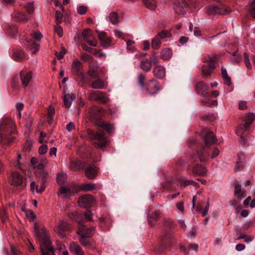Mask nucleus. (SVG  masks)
<instances>
[{
	"label": "nucleus",
	"mask_w": 255,
	"mask_h": 255,
	"mask_svg": "<svg viewBox=\"0 0 255 255\" xmlns=\"http://www.w3.org/2000/svg\"><path fill=\"white\" fill-rule=\"evenodd\" d=\"M34 229L36 239L40 244L42 255H55L54 248L51 246L45 228L35 222Z\"/></svg>",
	"instance_id": "obj_1"
},
{
	"label": "nucleus",
	"mask_w": 255,
	"mask_h": 255,
	"mask_svg": "<svg viewBox=\"0 0 255 255\" xmlns=\"http://www.w3.org/2000/svg\"><path fill=\"white\" fill-rule=\"evenodd\" d=\"M204 139L205 146H202L193 153L191 156V160L195 162L199 160L200 162L206 161L209 156L208 148L213 144L216 142L215 135L213 132L206 131Z\"/></svg>",
	"instance_id": "obj_2"
},
{
	"label": "nucleus",
	"mask_w": 255,
	"mask_h": 255,
	"mask_svg": "<svg viewBox=\"0 0 255 255\" xmlns=\"http://www.w3.org/2000/svg\"><path fill=\"white\" fill-rule=\"evenodd\" d=\"M15 132V126L13 120L7 117L2 118L0 122V133L10 138L12 136L9 135Z\"/></svg>",
	"instance_id": "obj_3"
},
{
	"label": "nucleus",
	"mask_w": 255,
	"mask_h": 255,
	"mask_svg": "<svg viewBox=\"0 0 255 255\" xmlns=\"http://www.w3.org/2000/svg\"><path fill=\"white\" fill-rule=\"evenodd\" d=\"M216 60L217 56L215 54H211L205 57V63L202 67V75L204 78L211 75L215 68V62Z\"/></svg>",
	"instance_id": "obj_4"
},
{
	"label": "nucleus",
	"mask_w": 255,
	"mask_h": 255,
	"mask_svg": "<svg viewBox=\"0 0 255 255\" xmlns=\"http://www.w3.org/2000/svg\"><path fill=\"white\" fill-rule=\"evenodd\" d=\"M91 138L94 140L93 144L95 146L100 148H103L106 146L107 141L104 131L93 132Z\"/></svg>",
	"instance_id": "obj_5"
},
{
	"label": "nucleus",
	"mask_w": 255,
	"mask_h": 255,
	"mask_svg": "<svg viewBox=\"0 0 255 255\" xmlns=\"http://www.w3.org/2000/svg\"><path fill=\"white\" fill-rule=\"evenodd\" d=\"M71 229V225L64 220H61L59 224L57 225L54 229L55 232L60 237L64 238L65 237V232L70 231Z\"/></svg>",
	"instance_id": "obj_6"
},
{
	"label": "nucleus",
	"mask_w": 255,
	"mask_h": 255,
	"mask_svg": "<svg viewBox=\"0 0 255 255\" xmlns=\"http://www.w3.org/2000/svg\"><path fill=\"white\" fill-rule=\"evenodd\" d=\"M78 230L77 234L79 237L88 238H90L92 236L93 232L95 231V228L92 227L90 228H86L84 225L83 221H78Z\"/></svg>",
	"instance_id": "obj_7"
},
{
	"label": "nucleus",
	"mask_w": 255,
	"mask_h": 255,
	"mask_svg": "<svg viewBox=\"0 0 255 255\" xmlns=\"http://www.w3.org/2000/svg\"><path fill=\"white\" fill-rule=\"evenodd\" d=\"M144 88L147 93L151 95L156 94L160 89L158 82L154 79L148 81Z\"/></svg>",
	"instance_id": "obj_8"
},
{
	"label": "nucleus",
	"mask_w": 255,
	"mask_h": 255,
	"mask_svg": "<svg viewBox=\"0 0 255 255\" xmlns=\"http://www.w3.org/2000/svg\"><path fill=\"white\" fill-rule=\"evenodd\" d=\"M89 99L91 101H97L102 104H106L109 102V98L103 92L94 91L90 93L89 95Z\"/></svg>",
	"instance_id": "obj_9"
},
{
	"label": "nucleus",
	"mask_w": 255,
	"mask_h": 255,
	"mask_svg": "<svg viewBox=\"0 0 255 255\" xmlns=\"http://www.w3.org/2000/svg\"><path fill=\"white\" fill-rule=\"evenodd\" d=\"M94 197L91 195H85L79 198L78 203L80 207L88 208L94 204Z\"/></svg>",
	"instance_id": "obj_10"
},
{
	"label": "nucleus",
	"mask_w": 255,
	"mask_h": 255,
	"mask_svg": "<svg viewBox=\"0 0 255 255\" xmlns=\"http://www.w3.org/2000/svg\"><path fill=\"white\" fill-rule=\"evenodd\" d=\"M187 5L185 0L175 1L173 8L177 14H184L186 12Z\"/></svg>",
	"instance_id": "obj_11"
},
{
	"label": "nucleus",
	"mask_w": 255,
	"mask_h": 255,
	"mask_svg": "<svg viewBox=\"0 0 255 255\" xmlns=\"http://www.w3.org/2000/svg\"><path fill=\"white\" fill-rule=\"evenodd\" d=\"M23 180V177L17 172H12L9 177L10 183L14 186H17L21 185Z\"/></svg>",
	"instance_id": "obj_12"
},
{
	"label": "nucleus",
	"mask_w": 255,
	"mask_h": 255,
	"mask_svg": "<svg viewBox=\"0 0 255 255\" xmlns=\"http://www.w3.org/2000/svg\"><path fill=\"white\" fill-rule=\"evenodd\" d=\"M195 88L197 93L203 97H205L208 93V86L203 81L197 83L195 85Z\"/></svg>",
	"instance_id": "obj_13"
},
{
	"label": "nucleus",
	"mask_w": 255,
	"mask_h": 255,
	"mask_svg": "<svg viewBox=\"0 0 255 255\" xmlns=\"http://www.w3.org/2000/svg\"><path fill=\"white\" fill-rule=\"evenodd\" d=\"M98 169L95 165H88L85 168V174L87 178L94 179L97 176Z\"/></svg>",
	"instance_id": "obj_14"
},
{
	"label": "nucleus",
	"mask_w": 255,
	"mask_h": 255,
	"mask_svg": "<svg viewBox=\"0 0 255 255\" xmlns=\"http://www.w3.org/2000/svg\"><path fill=\"white\" fill-rule=\"evenodd\" d=\"M239 161L237 162L235 167L236 171H240L244 168L245 166V155L244 152H240L238 154Z\"/></svg>",
	"instance_id": "obj_15"
},
{
	"label": "nucleus",
	"mask_w": 255,
	"mask_h": 255,
	"mask_svg": "<svg viewBox=\"0 0 255 255\" xmlns=\"http://www.w3.org/2000/svg\"><path fill=\"white\" fill-rule=\"evenodd\" d=\"M234 194L236 198L242 199L247 196V192L242 189L241 186L239 184H237L234 188Z\"/></svg>",
	"instance_id": "obj_16"
},
{
	"label": "nucleus",
	"mask_w": 255,
	"mask_h": 255,
	"mask_svg": "<svg viewBox=\"0 0 255 255\" xmlns=\"http://www.w3.org/2000/svg\"><path fill=\"white\" fill-rule=\"evenodd\" d=\"M153 74L157 78L161 79L165 75V68L161 65H157L153 70Z\"/></svg>",
	"instance_id": "obj_17"
},
{
	"label": "nucleus",
	"mask_w": 255,
	"mask_h": 255,
	"mask_svg": "<svg viewBox=\"0 0 255 255\" xmlns=\"http://www.w3.org/2000/svg\"><path fill=\"white\" fill-rule=\"evenodd\" d=\"M20 78L22 86L24 87H27L32 79V72L29 71L24 75L21 72Z\"/></svg>",
	"instance_id": "obj_18"
},
{
	"label": "nucleus",
	"mask_w": 255,
	"mask_h": 255,
	"mask_svg": "<svg viewBox=\"0 0 255 255\" xmlns=\"http://www.w3.org/2000/svg\"><path fill=\"white\" fill-rule=\"evenodd\" d=\"M69 249L71 252L75 253V255H84V252L81 247L74 242L71 243L69 245Z\"/></svg>",
	"instance_id": "obj_19"
},
{
	"label": "nucleus",
	"mask_w": 255,
	"mask_h": 255,
	"mask_svg": "<svg viewBox=\"0 0 255 255\" xmlns=\"http://www.w3.org/2000/svg\"><path fill=\"white\" fill-rule=\"evenodd\" d=\"M193 172L197 175L204 176L207 174V170L205 167L196 164L193 167Z\"/></svg>",
	"instance_id": "obj_20"
},
{
	"label": "nucleus",
	"mask_w": 255,
	"mask_h": 255,
	"mask_svg": "<svg viewBox=\"0 0 255 255\" xmlns=\"http://www.w3.org/2000/svg\"><path fill=\"white\" fill-rule=\"evenodd\" d=\"M89 112L91 117L96 119L100 114L104 112V110L103 108L93 106L90 109Z\"/></svg>",
	"instance_id": "obj_21"
},
{
	"label": "nucleus",
	"mask_w": 255,
	"mask_h": 255,
	"mask_svg": "<svg viewBox=\"0 0 255 255\" xmlns=\"http://www.w3.org/2000/svg\"><path fill=\"white\" fill-rule=\"evenodd\" d=\"M91 87L94 89H103L105 87V82L98 78L91 83Z\"/></svg>",
	"instance_id": "obj_22"
},
{
	"label": "nucleus",
	"mask_w": 255,
	"mask_h": 255,
	"mask_svg": "<svg viewBox=\"0 0 255 255\" xmlns=\"http://www.w3.org/2000/svg\"><path fill=\"white\" fill-rule=\"evenodd\" d=\"M68 217L72 221H81V219L83 218V215L77 211L71 212L67 214Z\"/></svg>",
	"instance_id": "obj_23"
},
{
	"label": "nucleus",
	"mask_w": 255,
	"mask_h": 255,
	"mask_svg": "<svg viewBox=\"0 0 255 255\" xmlns=\"http://www.w3.org/2000/svg\"><path fill=\"white\" fill-rule=\"evenodd\" d=\"M151 62L147 58L142 60L140 64V67L145 72L149 71L151 70Z\"/></svg>",
	"instance_id": "obj_24"
},
{
	"label": "nucleus",
	"mask_w": 255,
	"mask_h": 255,
	"mask_svg": "<svg viewBox=\"0 0 255 255\" xmlns=\"http://www.w3.org/2000/svg\"><path fill=\"white\" fill-rule=\"evenodd\" d=\"M82 63L78 60H74L72 64V71L77 75L79 74Z\"/></svg>",
	"instance_id": "obj_25"
},
{
	"label": "nucleus",
	"mask_w": 255,
	"mask_h": 255,
	"mask_svg": "<svg viewBox=\"0 0 255 255\" xmlns=\"http://www.w3.org/2000/svg\"><path fill=\"white\" fill-rule=\"evenodd\" d=\"M221 73L225 84L228 86H230L232 85L231 78L228 76L226 68H224L223 67H222L221 68Z\"/></svg>",
	"instance_id": "obj_26"
},
{
	"label": "nucleus",
	"mask_w": 255,
	"mask_h": 255,
	"mask_svg": "<svg viewBox=\"0 0 255 255\" xmlns=\"http://www.w3.org/2000/svg\"><path fill=\"white\" fill-rule=\"evenodd\" d=\"M172 53L170 48H164L161 51V58L164 60H169L172 56Z\"/></svg>",
	"instance_id": "obj_27"
},
{
	"label": "nucleus",
	"mask_w": 255,
	"mask_h": 255,
	"mask_svg": "<svg viewBox=\"0 0 255 255\" xmlns=\"http://www.w3.org/2000/svg\"><path fill=\"white\" fill-rule=\"evenodd\" d=\"M250 125L246 122H245V124L240 125L236 130V133L238 135L241 136V138H243V136H242L243 133L246 130L250 128Z\"/></svg>",
	"instance_id": "obj_28"
},
{
	"label": "nucleus",
	"mask_w": 255,
	"mask_h": 255,
	"mask_svg": "<svg viewBox=\"0 0 255 255\" xmlns=\"http://www.w3.org/2000/svg\"><path fill=\"white\" fill-rule=\"evenodd\" d=\"M15 137L14 136H11L10 137H7L2 134L0 133V144L6 145L7 143L9 144L13 142Z\"/></svg>",
	"instance_id": "obj_29"
},
{
	"label": "nucleus",
	"mask_w": 255,
	"mask_h": 255,
	"mask_svg": "<svg viewBox=\"0 0 255 255\" xmlns=\"http://www.w3.org/2000/svg\"><path fill=\"white\" fill-rule=\"evenodd\" d=\"M109 19L110 22L113 24H117L119 22V17L118 14L115 12H112L110 13Z\"/></svg>",
	"instance_id": "obj_30"
},
{
	"label": "nucleus",
	"mask_w": 255,
	"mask_h": 255,
	"mask_svg": "<svg viewBox=\"0 0 255 255\" xmlns=\"http://www.w3.org/2000/svg\"><path fill=\"white\" fill-rule=\"evenodd\" d=\"M64 105L66 108H69L70 107L73 101V98L70 94L65 95L63 98Z\"/></svg>",
	"instance_id": "obj_31"
},
{
	"label": "nucleus",
	"mask_w": 255,
	"mask_h": 255,
	"mask_svg": "<svg viewBox=\"0 0 255 255\" xmlns=\"http://www.w3.org/2000/svg\"><path fill=\"white\" fill-rule=\"evenodd\" d=\"M144 5L149 9H153L156 7L155 0H142Z\"/></svg>",
	"instance_id": "obj_32"
},
{
	"label": "nucleus",
	"mask_w": 255,
	"mask_h": 255,
	"mask_svg": "<svg viewBox=\"0 0 255 255\" xmlns=\"http://www.w3.org/2000/svg\"><path fill=\"white\" fill-rule=\"evenodd\" d=\"M98 126L104 128L107 132L110 133L112 132L113 126L111 124L107 123H102L98 124Z\"/></svg>",
	"instance_id": "obj_33"
},
{
	"label": "nucleus",
	"mask_w": 255,
	"mask_h": 255,
	"mask_svg": "<svg viewBox=\"0 0 255 255\" xmlns=\"http://www.w3.org/2000/svg\"><path fill=\"white\" fill-rule=\"evenodd\" d=\"M25 57L24 54L21 50H17L13 53V58L16 61H20L23 60Z\"/></svg>",
	"instance_id": "obj_34"
},
{
	"label": "nucleus",
	"mask_w": 255,
	"mask_h": 255,
	"mask_svg": "<svg viewBox=\"0 0 255 255\" xmlns=\"http://www.w3.org/2000/svg\"><path fill=\"white\" fill-rule=\"evenodd\" d=\"M161 46V40L156 36L151 40V47L154 49H158Z\"/></svg>",
	"instance_id": "obj_35"
},
{
	"label": "nucleus",
	"mask_w": 255,
	"mask_h": 255,
	"mask_svg": "<svg viewBox=\"0 0 255 255\" xmlns=\"http://www.w3.org/2000/svg\"><path fill=\"white\" fill-rule=\"evenodd\" d=\"M95 185L94 183H87L81 185L80 189L84 191H89L95 189Z\"/></svg>",
	"instance_id": "obj_36"
},
{
	"label": "nucleus",
	"mask_w": 255,
	"mask_h": 255,
	"mask_svg": "<svg viewBox=\"0 0 255 255\" xmlns=\"http://www.w3.org/2000/svg\"><path fill=\"white\" fill-rule=\"evenodd\" d=\"M67 180V175L64 173H59L57 176V182L59 185H63Z\"/></svg>",
	"instance_id": "obj_37"
},
{
	"label": "nucleus",
	"mask_w": 255,
	"mask_h": 255,
	"mask_svg": "<svg viewBox=\"0 0 255 255\" xmlns=\"http://www.w3.org/2000/svg\"><path fill=\"white\" fill-rule=\"evenodd\" d=\"M171 35V34L170 31L168 30H163L158 32L156 35V36L161 40L162 39H164L167 37H170Z\"/></svg>",
	"instance_id": "obj_38"
},
{
	"label": "nucleus",
	"mask_w": 255,
	"mask_h": 255,
	"mask_svg": "<svg viewBox=\"0 0 255 255\" xmlns=\"http://www.w3.org/2000/svg\"><path fill=\"white\" fill-rule=\"evenodd\" d=\"M174 241L172 237L170 235H167L162 239V243L163 245L167 247L171 245Z\"/></svg>",
	"instance_id": "obj_39"
},
{
	"label": "nucleus",
	"mask_w": 255,
	"mask_h": 255,
	"mask_svg": "<svg viewBox=\"0 0 255 255\" xmlns=\"http://www.w3.org/2000/svg\"><path fill=\"white\" fill-rule=\"evenodd\" d=\"M159 216V214L157 212L149 213L148 215L149 218V223L150 224H153V223L158 219Z\"/></svg>",
	"instance_id": "obj_40"
},
{
	"label": "nucleus",
	"mask_w": 255,
	"mask_h": 255,
	"mask_svg": "<svg viewBox=\"0 0 255 255\" xmlns=\"http://www.w3.org/2000/svg\"><path fill=\"white\" fill-rule=\"evenodd\" d=\"M79 241L83 246L88 248H90L91 247V244L89 238L81 237L79 238Z\"/></svg>",
	"instance_id": "obj_41"
},
{
	"label": "nucleus",
	"mask_w": 255,
	"mask_h": 255,
	"mask_svg": "<svg viewBox=\"0 0 255 255\" xmlns=\"http://www.w3.org/2000/svg\"><path fill=\"white\" fill-rule=\"evenodd\" d=\"M218 10V7L215 5H209L206 7V11L208 14H216V12Z\"/></svg>",
	"instance_id": "obj_42"
},
{
	"label": "nucleus",
	"mask_w": 255,
	"mask_h": 255,
	"mask_svg": "<svg viewBox=\"0 0 255 255\" xmlns=\"http://www.w3.org/2000/svg\"><path fill=\"white\" fill-rule=\"evenodd\" d=\"M137 80L139 85L142 88H144L145 85V75L142 73H139L137 76Z\"/></svg>",
	"instance_id": "obj_43"
},
{
	"label": "nucleus",
	"mask_w": 255,
	"mask_h": 255,
	"mask_svg": "<svg viewBox=\"0 0 255 255\" xmlns=\"http://www.w3.org/2000/svg\"><path fill=\"white\" fill-rule=\"evenodd\" d=\"M255 120V114L249 113L245 117V122L251 125Z\"/></svg>",
	"instance_id": "obj_44"
},
{
	"label": "nucleus",
	"mask_w": 255,
	"mask_h": 255,
	"mask_svg": "<svg viewBox=\"0 0 255 255\" xmlns=\"http://www.w3.org/2000/svg\"><path fill=\"white\" fill-rule=\"evenodd\" d=\"M48 173L45 170H41L37 173V176L42 179V183H45L46 178L47 176Z\"/></svg>",
	"instance_id": "obj_45"
},
{
	"label": "nucleus",
	"mask_w": 255,
	"mask_h": 255,
	"mask_svg": "<svg viewBox=\"0 0 255 255\" xmlns=\"http://www.w3.org/2000/svg\"><path fill=\"white\" fill-rule=\"evenodd\" d=\"M88 74L92 78H98L99 76L98 72L93 68H91L88 70Z\"/></svg>",
	"instance_id": "obj_46"
},
{
	"label": "nucleus",
	"mask_w": 255,
	"mask_h": 255,
	"mask_svg": "<svg viewBox=\"0 0 255 255\" xmlns=\"http://www.w3.org/2000/svg\"><path fill=\"white\" fill-rule=\"evenodd\" d=\"M25 215L28 219L31 221L36 218V215L33 211L31 210L25 211Z\"/></svg>",
	"instance_id": "obj_47"
},
{
	"label": "nucleus",
	"mask_w": 255,
	"mask_h": 255,
	"mask_svg": "<svg viewBox=\"0 0 255 255\" xmlns=\"http://www.w3.org/2000/svg\"><path fill=\"white\" fill-rule=\"evenodd\" d=\"M25 8L27 12L29 14H32L34 11V6L32 2L28 3L25 6Z\"/></svg>",
	"instance_id": "obj_48"
},
{
	"label": "nucleus",
	"mask_w": 255,
	"mask_h": 255,
	"mask_svg": "<svg viewBox=\"0 0 255 255\" xmlns=\"http://www.w3.org/2000/svg\"><path fill=\"white\" fill-rule=\"evenodd\" d=\"M54 32L57 33L60 37L63 36V28L60 26L59 24H57V25L54 26Z\"/></svg>",
	"instance_id": "obj_49"
},
{
	"label": "nucleus",
	"mask_w": 255,
	"mask_h": 255,
	"mask_svg": "<svg viewBox=\"0 0 255 255\" xmlns=\"http://www.w3.org/2000/svg\"><path fill=\"white\" fill-rule=\"evenodd\" d=\"M101 45L104 48H107L110 46L111 43V39L110 38L106 37L104 40L101 41Z\"/></svg>",
	"instance_id": "obj_50"
},
{
	"label": "nucleus",
	"mask_w": 255,
	"mask_h": 255,
	"mask_svg": "<svg viewBox=\"0 0 255 255\" xmlns=\"http://www.w3.org/2000/svg\"><path fill=\"white\" fill-rule=\"evenodd\" d=\"M66 50L65 49V48L63 47L61 48V51L59 52H55V55H56L57 58H58V59L60 60L63 58L64 56L66 54Z\"/></svg>",
	"instance_id": "obj_51"
},
{
	"label": "nucleus",
	"mask_w": 255,
	"mask_h": 255,
	"mask_svg": "<svg viewBox=\"0 0 255 255\" xmlns=\"http://www.w3.org/2000/svg\"><path fill=\"white\" fill-rule=\"evenodd\" d=\"M134 43L135 42L133 40H128L127 41L126 44L127 50L131 52H133L135 50V48L133 46H131V45Z\"/></svg>",
	"instance_id": "obj_52"
},
{
	"label": "nucleus",
	"mask_w": 255,
	"mask_h": 255,
	"mask_svg": "<svg viewBox=\"0 0 255 255\" xmlns=\"http://www.w3.org/2000/svg\"><path fill=\"white\" fill-rule=\"evenodd\" d=\"M27 42L28 44V46H30L31 48H34L35 50V52H36L38 50L39 45L37 43L33 42L31 40H27ZM26 46H27V45H26Z\"/></svg>",
	"instance_id": "obj_53"
},
{
	"label": "nucleus",
	"mask_w": 255,
	"mask_h": 255,
	"mask_svg": "<svg viewBox=\"0 0 255 255\" xmlns=\"http://www.w3.org/2000/svg\"><path fill=\"white\" fill-rule=\"evenodd\" d=\"M63 14L60 11H56L55 13V21L57 24H59L61 22Z\"/></svg>",
	"instance_id": "obj_54"
},
{
	"label": "nucleus",
	"mask_w": 255,
	"mask_h": 255,
	"mask_svg": "<svg viewBox=\"0 0 255 255\" xmlns=\"http://www.w3.org/2000/svg\"><path fill=\"white\" fill-rule=\"evenodd\" d=\"M7 33L12 36H14L17 33V29L14 26H9L7 30Z\"/></svg>",
	"instance_id": "obj_55"
},
{
	"label": "nucleus",
	"mask_w": 255,
	"mask_h": 255,
	"mask_svg": "<svg viewBox=\"0 0 255 255\" xmlns=\"http://www.w3.org/2000/svg\"><path fill=\"white\" fill-rule=\"evenodd\" d=\"M149 60V61L151 62V65L153 64H156L158 62V60L157 59V56L155 55V54L154 53H153L149 58L148 59Z\"/></svg>",
	"instance_id": "obj_56"
},
{
	"label": "nucleus",
	"mask_w": 255,
	"mask_h": 255,
	"mask_svg": "<svg viewBox=\"0 0 255 255\" xmlns=\"http://www.w3.org/2000/svg\"><path fill=\"white\" fill-rule=\"evenodd\" d=\"M241 239H244L245 240L244 241L245 242L249 243H250V242H252L253 241V238L252 237L247 236H246V235L239 236L237 238L238 240H241Z\"/></svg>",
	"instance_id": "obj_57"
},
{
	"label": "nucleus",
	"mask_w": 255,
	"mask_h": 255,
	"mask_svg": "<svg viewBox=\"0 0 255 255\" xmlns=\"http://www.w3.org/2000/svg\"><path fill=\"white\" fill-rule=\"evenodd\" d=\"M90 34L91 30L90 29H86L82 33V36L85 40L88 38Z\"/></svg>",
	"instance_id": "obj_58"
},
{
	"label": "nucleus",
	"mask_w": 255,
	"mask_h": 255,
	"mask_svg": "<svg viewBox=\"0 0 255 255\" xmlns=\"http://www.w3.org/2000/svg\"><path fill=\"white\" fill-rule=\"evenodd\" d=\"M87 11V8L85 6H80L77 8V12L81 15H83L86 13Z\"/></svg>",
	"instance_id": "obj_59"
},
{
	"label": "nucleus",
	"mask_w": 255,
	"mask_h": 255,
	"mask_svg": "<svg viewBox=\"0 0 255 255\" xmlns=\"http://www.w3.org/2000/svg\"><path fill=\"white\" fill-rule=\"evenodd\" d=\"M16 17L17 19L20 21H25L27 19L26 15L21 12L17 13Z\"/></svg>",
	"instance_id": "obj_60"
},
{
	"label": "nucleus",
	"mask_w": 255,
	"mask_h": 255,
	"mask_svg": "<svg viewBox=\"0 0 255 255\" xmlns=\"http://www.w3.org/2000/svg\"><path fill=\"white\" fill-rule=\"evenodd\" d=\"M47 146L45 144L41 145L38 149V151L40 154H44L47 151Z\"/></svg>",
	"instance_id": "obj_61"
},
{
	"label": "nucleus",
	"mask_w": 255,
	"mask_h": 255,
	"mask_svg": "<svg viewBox=\"0 0 255 255\" xmlns=\"http://www.w3.org/2000/svg\"><path fill=\"white\" fill-rule=\"evenodd\" d=\"M96 32L100 41L104 40V39L107 37L106 32L104 31H99L97 30Z\"/></svg>",
	"instance_id": "obj_62"
},
{
	"label": "nucleus",
	"mask_w": 255,
	"mask_h": 255,
	"mask_svg": "<svg viewBox=\"0 0 255 255\" xmlns=\"http://www.w3.org/2000/svg\"><path fill=\"white\" fill-rule=\"evenodd\" d=\"M70 192V189L68 188H66L64 187H61L59 190V192L58 193L59 195H62V194H65L66 193H68Z\"/></svg>",
	"instance_id": "obj_63"
},
{
	"label": "nucleus",
	"mask_w": 255,
	"mask_h": 255,
	"mask_svg": "<svg viewBox=\"0 0 255 255\" xmlns=\"http://www.w3.org/2000/svg\"><path fill=\"white\" fill-rule=\"evenodd\" d=\"M251 14L254 18H255V0H254L251 5Z\"/></svg>",
	"instance_id": "obj_64"
}]
</instances>
